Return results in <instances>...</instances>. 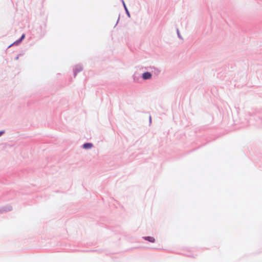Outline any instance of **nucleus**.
I'll return each instance as SVG.
<instances>
[{
    "mask_svg": "<svg viewBox=\"0 0 262 262\" xmlns=\"http://www.w3.org/2000/svg\"><path fill=\"white\" fill-rule=\"evenodd\" d=\"M144 239L151 243H154L155 241V239L154 238V237L151 236L145 237Z\"/></svg>",
    "mask_w": 262,
    "mask_h": 262,
    "instance_id": "3",
    "label": "nucleus"
},
{
    "mask_svg": "<svg viewBox=\"0 0 262 262\" xmlns=\"http://www.w3.org/2000/svg\"><path fill=\"white\" fill-rule=\"evenodd\" d=\"M93 146V144L90 143H86L83 144V147L85 149H89L92 148Z\"/></svg>",
    "mask_w": 262,
    "mask_h": 262,
    "instance_id": "2",
    "label": "nucleus"
},
{
    "mask_svg": "<svg viewBox=\"0 0 262 262\" xmlns=\"http://www.w3.org/2000/svg\"><path fill=\"white\" fill-rule=\"evenodd\" d=\"M151 77V75L149 72H145L143 74L142 77L144 79H148L150 78Z\"/></svg>",
    "mask_w": 262,
    "mask_h": 262,
    "instance_id": "1",
    "label": "nucleus"
},
{
    "mask_svg": "<svg viewBox=\"0 0 262 262\" xmlns=\"http://www.w3.org/2000/svg\"><path fill=\"white\" fill-rule=\"evenodd\" d=\"M4 133V132H0V136H1Z\"/></svg>",
    "mask_w": 262,
    "mask_h": 262,
    "instance_id": "5",
    "label": "nucleus"
},
{
    "mask_svg": "<svg viewBox=\"0 0 262 262\" xmlns=\"http://www.w3.org/2000/svg\"><path fill=\"white\" fill-rule=\"evenodd\" d=\"M25 34H23V35L21 36V38H20V41H21V40H22L25 38Z\"/></svg>",
    "mask_w": 262,
    "mask_h": 262,
    "instance_id": "4",
    "label": "nucleus"
},
{
    "mask_svg": "<svg viewBox=\"0 0 262 262\" xmlns=\"http://www.w3.org/2000/svg\"><path fill=\"white\" fill-rule=\"evenodd\" d=\"M123 5H124V7H125V9L126 10V6H125V3H124V2H123Z\"/></svg>",
    "mask_w": 262,
    "mask_h": 262,
    "instance_id": "6",
    "label": "nucleus"
},
{
    "mask_svg": "<svg viewBox=\"0 0 262 262\" xmlns=\"http://www.w3.org/2000/svg\"><path fill=\"white\" fill-rule=\"evenodd\" d=\"M16 59H18V56H17L16 58Z\"/></svg>",
    "mask_w": 262,
    "mask_h": 262,
    "instance_id": "7",
    "label": "nucleus"
}]
</instances>
